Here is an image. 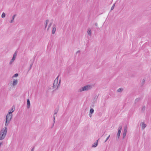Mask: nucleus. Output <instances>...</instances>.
<instances>
[{
    "label": "nucleus",
    "instance_id": "1",
    "mask_svg": "<svg viewBox=\"0 0 151 151\" xmlns=\"http://www.w3.org/2000/svg\"><path fill=\"white\" fill-rule=\"evenodd\" d=\"M59 76H58L57 77L55 78V80H54L53 86H52L53 88H56L55 89V90H56L58 89V88L60 87V79L59 82L58 84V77Z\"/></svg>",
    "mask_w": 151,
    "mask_h": 151
},
{
    "label": "nucleus",
    "instance_id": "2",
    "mask_svg": "<svg viewBox=\"0 0 151 151\" xmlns=\"http://www.w3.org/2000/svg\"><path fill=\"white\" fill-rule=\"evenodd\" d=\"M12 117V114H8L6 116L5 126H7L9 124Z\"/></svg>",
    "mask_w": 151,
    "mask_h": 151
},
{
    "label": "nucleus",
    "instance_id": "3",
    "mask_svg": "<svg viewBox=\"0 0 151 151\" xmlns=\"http://www.w3.org/2000/svg\"><path fill=\"white\" fill-rule=\"evenodd\" d=\"M92 88V85H86L81 88L79 89V91L82 92L84 91H87L90 89Z\"/></svg>",
    "mask_w": 151,
    "mask_h": 151
},
{
    "label": "nucleus",
    "instance_id": "4",
    "mask_svg": "<svg viewBox=\"0 0 151 151\" xmlns=\"http://www.w3.org/2000/svg\"><path fill=\"white\" fill-rule=\"evenodd\" d=\"M17 52L16 51L14 53L13 57L12 59L11 60L10 62L9 63V64L11 65L12 64V63L14 62L15 60V58L17 56Z\"/></svg>",
    "mask_w": 151,
    "mask_h": 151
},
{
    "label": "nucleus",
    "instance_id": "5",
    "mask_svg": "<svg viewBox=\"0 0 151 151\" xmlns=\"http://www.w3.org/2000/svg\"><path fill=\"white\" fill-rule=\"evenodd\" d=\"M122 127L121 126H120L118 128V131L117 134L116 139H119L120 136V134L122 129Z\"/></svg>",
    "mask_w": 151,
    "mask_h": 151
},
{
    "label": "nucleus",
    "instance_id": "6",
    "mask_svg": "<svg viewBox=\"0 0 151 151\" xmlns=\"http://www.w3.org/2000/svg\"><path fill=\"white\" fill-rule=\"evenodd\" d=\"M127 126H126L124 127V131H123V137H122V138L123 139H124L125 137H126L127 131Z\"/></svg>",
    "mask_w": 151,
    "mask_h": 151
},
{
    "label": "nucleus",
    "instance_id": "7",
    "mask_svg": "<svg viewBox=\"0 0 151 151\" xmlns=\"http://www.w3.org/2000/svg\"><path fill=\"white\" fill-rule=\"evenodd\" d=\"M7 131V128L6 127H5L3 128L1 131L0 132L4 135H6Z\"/></svg>",
    "mask_w": 151,
    "mask_h": 151
},
{
    "label": "nucleus",
    "instance_id": "8",
    "mask_svg": "<svg viewBox=\"0 0 151 151\" xmlns=\"http://www.w3.org/2000/svg\"><path fill=\"white\" fill-rule=\"evenodd\" d=\"M56 30V25L55 24H54L52 26V33L53 34H55Z\"/></svg>",
    "mask_w": 151,
    "mask_h": 151
},
{
    "label": "nucleus",
    "instance_id": "9",
    "mask_svg": "<svg viewBox=\"0 0 151 151\" xmlns=\"http://www.w3.org/2000/svg\"><path fill=\"white\" fill-rule=\"evenodd\" d=\"M6 135L1 133L0 132V140H2L4 139L6 137Z\"/></svg>",
    "mask_w": 151,
    "mask_h": 151
},
{
    "label": "nucleus",
    "instance_id": "10",
    "mask_svg": "<svg viewBox=\"0 0 151 151\" xmlns=\"http://www.w3.org/2000/svg\"><path fill=\"white\" fill-rule=\"evenodd\" d=\"M18 83V81L17 80H14L12 83V85L14 86H16Z\"/></svg>",
    "mask_w": 151,
    "mask_h": 151
},
{
    "label": "nucleus",
    "instance_id": "11",
    "mask_svg": "<svg viewBox=\"0 0 151 151\" xmlns=\"http://www.w3.org/2000/svg\"><path fill=\"white\" fill-rule=\"evenodd\" d=\"M27 108L29 109L30 107V101L28 99H27Z\"/></svg>",
    "mask_w": 151,
    "mask_h": 151
},
{
    "label": "nucleus",
    "instance_id": "12",
    "mask_svg": "<svg viewBox=\"0 0 151 151\" xmlns=\"http://www.w3.org/2000/svg\"><path fill=\"white\" fill-rule=\"evenodd\" d=\"M142 128L143 129H144L146 127V125L145 124L144 122H143L141 124Z\"/></svg>",
    "mask_w": 151,
    "mask_h": 151
},
{
    "label": "nucleus",
    "instance_id": "13",
    "mask_svg": "<svg viewBox=\"0 0 151 151\" xmlns=\"http://www.w3.org/2000/svg\"><path fill=\"white\" fill-rule=\"evenodd\" d=\"M87 32L88 35L89 36H91V30L90 29H88L87 30Z\"/></svg>",
    "mask_w": 151,
    "mask_h": 151
},
{
    "label": "nucleus",
    "instance_id": "14",
    "mask_svg": "<svg viewBox=\"0 0 151 151\" xmlns=\"http://www.w3.org/2000/svg\"><path fill=\"white\" fill-rule=\"evenodd\" d=\"M98 140L97 141V142L94 143L92 145V147H96L98 145Z\"/></svg>",
    "mask_w": 151,
    "mask_h": 151
},
{
    "label": "nucleus",
    "instance_id": "15",
    "mask_svg": "<svg viewBox=\"0 0 151 151\" xmlns=\"http://www.w3.org/2000/svg\"><path fill=\"white\" fill-rule=\"evenodd\" d=\"M13 107L14 106H13L11 108V109L10 110V112H9L8 114H12V113L14 111V108Z\"/></svg>",
    "mask_w": 151,
    "mask_h": 151
},
{
    "label": "nucleus",
    "instance_id": "16",
    "mask_svg": "<svg viewBox=\"0 0 151 151\" xmlns=\"http://www.w3.org/2000/svg\"><path fill=\"white\" fill-rule=\"evenodd\" d=\"M16 14H14L12 17V20L10 21V23H12L14 21V19L15 17L16 16Z\"/></svg>",
    "mask_w": 151,
    "mask_h": 151
},
{
    "label": "nucleus",
    "instance_id": "17",
    "mask_svg": "<svg viewBox=\"0 0 151 151\" xmlns=\"http://www.w3.org/2000/svg\"><path fill=\"white\" fill-rule=\"evenodd\" d=\"M55 116H53V125L52 126H53V125H54V123H55Z\"/></svg>",
    "mask_w": 151,
    "mask_h": 151
},
{
    "label": "nucleus",
    "instance_id": "18",
    "mask_svg": "<svg viewBox=\"0 0 151 151\" xmlns=\"http://www.w3.org/2000/svg\"><path fill=\"white\" fill-rule=\"evenodd\" d=\"M123 89L122 88H120L118 89V90H117L118 92H122L123 91Z\"/></svg>",
    "mask_w": 151,
    "mask_h": 151
},
{
    "label": "nucleus",
    "instance_id": "19",
    "mask_svg": "<svg viewBox=\"0 0 151 151\" xmlns=\"http://www.w3.org/2000/svg\"><path fill=\"white\" fill-rule=\"evenodd\" d=\"M94 111V110L93 109L91 108L90 109L89 113L91 114L93 113Z\"/></svg>",
    "mask_w": 151,
    "mask_h": 151
},
{
    "label": "nucleus",
    "instance_id": "20",
    "mask_svg": "<svg viewBox=\"0 0 151 151\" xmlns=\"http://www.w3.org/2000/svg\"><path fill=\"white\" fill-rule=\"evenodd\" d=\"M140 100V98H137V99H136L135 100V103H137V102H138Z\"/></svg>",
    "mask_w": 151,
    "mask_h": 151
},
{
    "label": "nucleus",
    "instance_id": "21",
    "mask_svg": "<svg viewBox=\"0 0 151 151\" xmlns=\"http://www.w3.org/2000/svg\"><path fill=\"white\" fill-rule=\"evenodd\" d=\"M49 22V20L48 19H47L46 20L45 28H46L47 27V24L48 22Z\"/></svg>",
    "mask_w": 151,
    "mask_h": 151
},
{
    "label": "nucleus",
    "instance_id": "22",
    "mask_svg": "<svg viewBox=\"0 0 151 151\" xmlns=\"http://www.w3.org/2000/svg\"><path fill=\"white\" fill-rule=\"evenodd\" d=\"M5 13H4V12H3L2 14V15H1V17L2 18H3L4 17H5Z\"/></svg>",
    "mask_w": 151,
    "mask_h": 151
},
{
    "label": "nucleus",
    "instance_id": "23",
    "mask_svg": "<svg viewBox=\"0 0 151 151\" xmlns=\"http://www.w3.org/2000/svg\"><path fill=\"white\" fill-rule=\"evenodd\" d=\"M52 22H51L49 25L48 26V28H47V30H48L49 29V28L52 25Z\"/></svg>",
    "mask_w": 151,
    "mask_h": 151
},
{
    "label": "nucleus",
    "instance_id": "24",
    "mask_svg": "<svg viewBox=\"0 0 151 151\" xmlns=\"http://www.w3.org/2000/svg\"><path fill=\"white\" fill-rule=\"evenodd\" d=\"M115 5V4H113V6H112L111 7V10H112L114 9V8Z\"/></svg>",
    "mask_w": 151,
    "mask_h": 151
},
{
    "label": "nucleus",
    "instance_id": "25",
    "mask_svg": "<svg viewBox=\"0 0 151 151\" xmlns=\"http://www.w3.org/2000/svg\"><path fill=\"white\" fill-rule=\"evenodd\" d=\"M18 76V73H16L15 74L14 76H12V78L13 77H17Z\"/></svg>",
    "mask_w": 151,
    "mask_h": 151
},
{
    "label": "nucleus",
    "instance_id": "26",
    "mask_svg": "<svg viewBox=\"0 0 151 151\" xmlns=\"http://www.w3.org/2000/svg\"><path fill=\"white\" fill-rule=\"evenodd\" d=\"M110 137V135H109L107 137V138H106L105 141V142H106L107 140L109 139V137Z\"/></svg>",
    "mask_w": 151,
    "mask_h": 151
},
{
    "label": "nucleus",
    "instance_id": "27",
    "mask_svg": "<svg viewBox=\"0 0 151 151\" xmlns=\"http://www.w3.org/2000/svg\"><path fill=\"white\" fill-rule=\"evenodd\" d=\"M145 106H143L142 108V111H145Z\"/></svg>",
    "mask_w": 151,
    "mask_h": 151
},
{
    "label": "nucleus",
    "instance_id": "28",
    "mask_svg": "<svg viewBox=\"0 0 151 151\" xmlns=\"http://www.w3.org/2000/svg\"><path fill=\"white\" fill-rule=\"evenodd\" d=\"M58 110H56V109H55V111H54V113H55V114H57V112H58Z\"/></svg>",
    "mask_w": 151,
    "mask_h": 151
},
{
    "label": "nucleus",
    "instance_id": "29",
    "mask_svg": "<svg viewBox=\"0 0 151 151\" xmlns=\"http://www.w3.org/2000/svg\"><path fill=\"white\" fill-rule=\"evenodd\" d=\"M33 65V63H32L31 64H30V68H29V70L31 69V68L32 66V65Z\"/></svg>",
    "mask_w": 151,
    "mask_h": 151
},
{
    "label": "nucleus",
    "instance_id": "30",
    "mask_svg": "<svg viewBox=\"0 0 151 151\" xmlns=\"http://www.w3.org/2000/svg\"><path fill=\"white\" fill-rule=\"evenodd\" d=\"M3 144V142H0V147H1V145Z\"/></svg>",
    "mask_w": 151,
    "mask_h": 151
},
{
    "label": "nucleus",
    "instance_id": "31",
    "mask_svg": "<svg viewBox=\"0 0 151 151\" xmlns=\"http://www.w3.org/2000/svg\"><path fill=\"white\" fill-rule=\"evenodd\" d=\"M95 25L96 27H98V24L97 23H95Z\"/></svg>",
    "mask_w": 151,
    "mask_h": 151
},
{
    "label": "nucleus",
    "instance_id": "32",
    "mask_svg": "<svg viewBox=\"0 0 151 151\" xmlns=\"http://www.w3.org/2000/svg\"><path fill=\"white\" fill-rule=\"evenodd\" d=\"M89 116L90 117H91V114L89 113Z\"/></svg>",
    "mask_w": 151,
    "mask_h": 151
},
{
    "label": "nucleus",
    "instance_id": "33",
    "mask_svg": "<svg viewBox=\"0 0 151 151\" xmlns=\"http://www.w3.org/2000/svg\"><path fill=\"white\" fill-rule=\"evenodd\" d=\"M56 116V114H55V113H54L53 116Z\"/></svg>",
    "mask_w": 151,
    "mask_h": 151
},
{
    "label": "nucleus",
    "instance_id": "34",
    "mask_svg": "<svg viewBox=\"0 0 151 151\" xmlns=\"http://www.w3.org/2000/svg\"><path fill=\"white\" fill-rule=\"evenodd\" d=\"M34 148H33L31 150V151H33Z\"/></svg>",
    "mask_w": 151,
    "mask_h": 151
},
{
    "label": "nucleus",
    "instance_id": "35",
    "mask_svg": "<svg viewBox=\"0 0 151 151\" xmlns=\"http://www.w3.org/2000/svg\"><path fill=\"white\" fill-rule=\"evenodd\" d=\"M79 52V51H78L77 52H77Z\"/></svg>",
    "mask_w": 151,
    "mask_h": 151
},
{
    "label": "nucleus",
    "instance_id": "36",
    "mask_svg": "<svg viewBox=\"0 0 151 151\" xmlns=\"http://www.w3.org/2000/svg\"><path fill=\"white\" fill-rule=\"evenodd\" d=\"M143 81H144H144H145V80H144V79L143 80Z\"/></svg>",
    "mask_w": 151,
    "mask_h": 151
}]
</instances>
